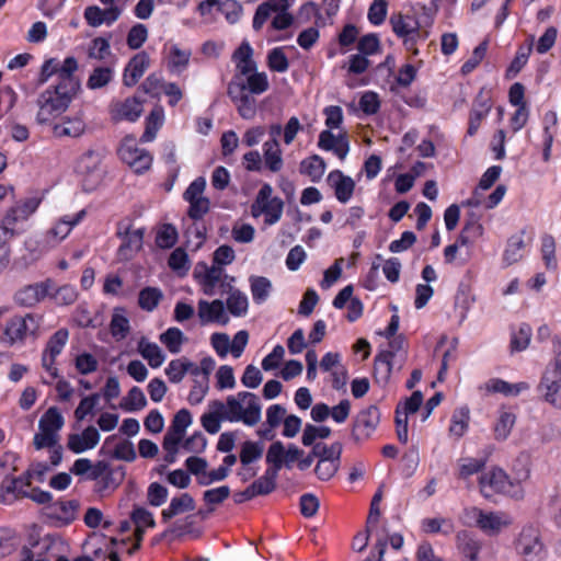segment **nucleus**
<instances>
[{
	"mask_svg": "<svg viewBox=\"0 0 561 561\" xmlns=\"http://www.w3.org/2000/svg\"><path fill=\"white\" fill-rule=\"evenodd\" d=\"M76 94L66 89L61 90L59 85L45 90L36 101L38 106L36 122L42 125L50 123L69 107Z\"/></svg>",
	"mask_w": 561,
	"mask_h": 561,
	"instance_id": "f257e3e1",
	"label": "nucleus"
},
{
	"mask_svg": "<svg viewBox=\"0 0 561 561\" xmlns=\"http://www.w3.org/2000/svg\"><path fill=\"white\" fill-rule=\"evenodd\" d=\"M225 420L230 422L242 421L253 426L261 420V404L257 397L252 392L242 391L237 397L227 398V412Z\"/></svg>",
	"mask_w": 561,
	"mask_h": 561,
	"instance_id": "f03ea898",
	"label": "nucleus"
},
{
	"mask_svg": "<svg viewBox=\"0 0 561 561\" xmlns=\"http://www.w3.org/2000/svg\"><path fill=\"white\" fill-rule=\"evenodd\" d=\"M41 321L42 317L33 313L12 317L5 324L1 340L12 346L23 343L28 336L36 337Z\"/></svg>",
	"mask_w": 561,
	"mask_h": 561,
	"instance_id": "7ed1b4c3",
	"label": "nucleus"
},
{
	"mask_svg": "<svg viewBox=\"0 0 561 561\" xmlns=\"http://www.w3.org/2000/svg\"><path fill=\"white\" fill-rule=\"evenodd\" d=\"M272 186L267 183L263 184L251 206L254 217H259L261 214L265 215L266 225L276 224L280 219L284 208V202L279 197H272Z\"/></svg>",
	"mask_w": 561,
	"mask_h": 561,
	"instance_id": "20e7f679",
	"label": "nucleus"
},
{
	"mask_svg": "<svg viewBox=\"0 0 561 561\" xmlns=\"http://www.w3.org/2000/svg\"><path fill=\"white\" fill-rule=\"evenodd\" d=\"M516 550L529 561H540L545 556V547L539 530L534 526L524 527L516 541Z\"/></svg>",
	"mask_w": 561,
	"mask_h": 561,
	"instance_id": "39448f33",
	"label": "nucleus"
},
{
	"mask_svg": "<svg viewBox=\"0 0 561 561\" xmlns=\"http://www.w3.org/2000/svg\"><path fill=\"white\" fill-rule=\"evenodd\" d=\"M118 154L136 173L147 171L152 162V157L145 149L136 146L133 138L126 137L118 149Z\"/></svg>",
	"mask_w": 561,
	"mask_h": 561,
	"instance_id": "423d86ee",
	"label": "nucleus"
},
{
	"mask_svg": "<svg viewBox=\"0 0 561 561\" xmlns=\"http://www.w3.org/2000/svg\"><path fill=\"white\" fill-rule=\"evenodd\" d=\"M53 287L54 282L50 278L23 286L14 294V302L23 308L35 307L50 294Z\"/></svg>",
	"mask_w": 561,
	"mask_h": 561,
	"instance_id": "0eeeda50",
	"label": "nucleus"
},
{
	"mask_svg": "<svg viewBox=\"0 0 561 561\" xmlns=\"http://www.w3.org/2000/svg\"><path fill=\"white\" fill-rule=\"evenodd\" d=\"M104 158V151L101 149H89L78 160L76 170L84 178H91L92 184H96L102 179L101 164Z\"/></svg>",
	"mask_w": 561,
	"mask_h": 561,
	"instance_id": "6e6552de",
	"label": "nucleus"
},
{
	"mask_svg": "<svg viewBox=\"0 0 561 561\" xmlns=\"http://www.w3.org/2000/svg\"><path fill=\"white\" fill-rule=\"evenodd\" d=\"M227 93L243 119L254 118L256 114V100L253 94L247 92L244 87L239 83H229Z\"/></svg>",
	"mask_w": 561,
	"mask_h": 561,
	"instance_id": "1a4fd4ad",
	"label": "nucleus"
},
{
	"mask_svg": "<svg viewBox=\"0 0 561 561\" xmlns=\"http://www.w3.org/2000/svg\"><path fill=\"white\" fill-rule=\"evenodd\" d=\"M380 421V412L376 405L360 411L353 423V439L363 440L370 437Z\"/></svg>",
	"mask_w": 561,
	"mask_h": 561,
	"instance_id": "9d476101",
	"label": "nucleus"
},
{
	"mask_svg": "<svg viewBox=\"0 0 561 561\" xmlns=\"http://www.w3.org/2000/svg\"><path fill=\"white\" fill-rule=\"evenodd\" d=\"M466 523L474 524L482 531L489 535L497 534L503 523L496 513H484L482 510L471 507L465 511Z\"/></svg>",
	"mask_w": 561,
	"mask_h": 561,
	"instance_id": "9b49d317",
	"label": "nucleus"
},
{
	"mask_svg": "<svg viewBox=\"0 0 561 561\" xmlns=\"http://www.w3.org/2000/svg\"><path fill=\"white\" fill-rule=\"evenodd\" d=\"M508 484L507 474L500 468L483 473L479 479L480 491L485 499L505 492Z\"/></svg>",
	"mask_w": 561,
	"mask_h": 561,
	"instance_id": "f8f14e48",
	"label": "nucleus"
},
{
	"mask_svg": "<svg viewBox=\"0 0 561 561\" xmlns=\"http://www.w3.org/2000/svg\"><path fill=\"white\" fill-rule=\"evenodd\" d=\"M198 318L202 324L217 322L225 325L229 321V318L225 311V304L220 299H215L211 302L199 300Z\"/></svg>",
	"mask_w": 561,
	"mask_h": 561,
	"instance_id": "ddd939ff",
	"label": "nucleus"
},
{
	"mask_svg": "<svg viewBox=\"0 0 561 561\" xmlns=\"http://www.w3.org/2000/svg\"><path fill=\"white\" fill-rule=\"evenodd\" d=\"M99 431L90 425L81 434H70L68 436L67 447L75 454H81L88 449L94 448L100 442Z\"/></svg>",
	"mask_w": 561,
	"mask_h": 561,
	"instance_id": "4468645a",
	"label": "nucleus"
},
{
	"mask_svg": "<svg viewBox=\"0 0 561 561\" xmlns=\"http://www.w3.org/2000/svg\"><path fill=\"white\" fill-rule=\"evenodd\" d=\"M142 101L138 98H127L112 106L111 114L114 121L136 122L142 114Z\"/></svg>",
	"mask_w": 561,
	"mask_h": 561,
	"instance_id": "2eb2a0df",
	"label": "nucleus"
},
{
	"mask_svg": "<svg viewBox=\"0 0 561 561\" xmlns=\"http://www.w3.org/2000/svg\"><path fill=\"white\" fill-rule=\"evenodd\" d=\"M150 65L149 55L146 51L136 54L127 64L123 82L126 87H134L144 76Z\"/></svg>",
	"mask_w": 561,
	"mask_h": 561,
	"instance_id": "dca6fc26",
	"label": "nucleus"
},
{
	"mask_svg": "<svg viewBox=\"0 0 561 561\" xmlns=\"http://www.w3.org/2000/svg\"><path fill=\"white\" fill-rule=\"evenodd\" d=\"M79 506L77 500L55 502L47 506V515L62 525H68L76 519Z\"/></svg>",
	"mask_w": 561,
	"mask_h": 561,
	"instance_id": "f3484780",
	"label": "nucleus"
},
{
	"mask_svg": "<svg viewBox=\"0 0 561 561\" xmlns=\"http://www.w3.org/2000/svg\"><path fill=\"white\" fill-rule=\"evenodd\" d=\"M39 199L36 197H30L20 204L12 207L3 218L0 226H8L13 229V226L20 221L27 219L38 207Z\"/></svg>",
	"mask_w": 561,
	"mask_h": 561,
	"instance_id": "a211bd4d",
	"label": "nucleus"
},
{
	"mask_svg": "<svg viewBox=\"0 0 561 561\" xmlns=\"http://www.w3.org/2000/svg\"><path fill=\"white\" fill-rule=\"evenodd\" d=\"M78 62L75 57H67L61 67H58V84L60 89L77 93L80 89V81L75 76Z\"/></svg>",
	"mask_w": 561,
	"mask_h": 561,
	"instance_id": "6ab92c4d",
	"label": "nucleus"
},
{
	"mask_svg": "<svg viewBox=\"0 0 561 561\" xmlns=\"http://www.w3.org/2000/svg\"><path fill=\"white\" fill-rule=\"evenodd\" d=\"M145 230L142 228L130 230L126 229L124 241L118 249V256L122 260H130L133 255L142 248Z\"/></svg>",
	"mask_w": 561,
	"mask_h": 561,
	"instance_id": "aec40b11",
	"label": "nucleus"
},
{
	"mask_svg": "<svg viewBox=\"0 0 561 561\" xmlns=\"http://www.w3.org/2000/svg\"><path fill=\"white\" fill-rule=\"evenodd\" d=\"M538 390L543 394L546 402L561 410V380L558 377L543 374Z\"/></svg>",
	"mask_w": 561,
	"mask_h": 561,
	"instance_id": "412c9836",
	"label": "nucleus"
},
{
	"mask_svg": "<svg viewBox=\"0 0 561 561\" xmlns=\"http://www.w3.org/2000/svg\"><path fill=\"white\" fill-rule=\"evenodd\" d=\"M85 211L81 210L76 214L73 217L65 216L60 219L55 227L50 228L47 231V241L58 243L64 240L71 231V229L80 222V220L84 217Z\"/></svg>",
	"mask_w": 561,
	"mask_h": 561,
	"instance_id": "4be33fe9",
	"label": "nucleus"
},
{
	"mask_svg": "<svg viewBox=\"0 0 561 561\" xmlns=\"http://www.w3.org/2000/svg\"><path fill=\"white\" fill-rule=\"evenodd\" d=\"M318 146L323 150H332L340 159H344L348 153L346 137H336L329 129L320 133Z\"/></svg>",
	"mask_w": 561,
	"mask_h": 561,
	"instance_id": "5701e85b",
	"label": "nucleus"
},
{
	"mask_svg": "<svg viewBox=\"0 0 561 561\" xmlns=\"http://www.w3.org/2000/svg\"><path fill=\"white\" fill-rule=\"evenodd\" d=\"M289 7L288 0H267L261 3L253 18V28L259 31L267 21L272 13L277 11H286Z\"/></svg>",
	"mask_w": 561,
	"mask_h": 561,
	"instance_id": "b1692460",
	"label": "nucleus"
},
{
	"mask_svg": "<svg viewBox=\"0 0 561 561\" xmlns=\"http://www.w3.org/2000/svg\"><path fill=\"white\" fill-rule=\"evenodd\" d=\"M481 389H484L489 393H502L504 396H517L522 391L529 389L527 382L510 383L500 378H491L488 380Z\"/></svg>",
	"mask_w": 561,
	"mask_h": 561,
	"instance_id": "393cba45",
	"label": "nucleus"
},
{
	"mask_svg": "<svg viewBox=\"0 0 561 561\" xmlns=\"http://www.w3.org/2000/svg\"><path fill=\"white\" fill-rule=\"evenodd\" d=\"M195 508V501L188 493H183L179 497H173L168 508L161 513L163 522H168L174 516L191 512Z\"/></svg>",
	"mask_w": 561,
	"mask_h": 561,
	"instance_id": "a878e982",
	"label": "nucleus"
},
{
	"mask_svg": "<svg viewBox=\"0 0 561 561\" xmlns=\"http://www.w3.org/2000/svg\"><path fill=\"white\" fill-rule=\"evenodd\" d=\"M229 83H239L251 94H262L267 91L270 83L265 72H254L247 77L245 81L240 80L239 76Z\"/></svg>",
	"mask_w": 561,
	"mask_h": 561,
	"instance_id": "bb28decb",
	"label": "nucleus"
},
{
	"mask_svg": "<svg viewBox=\"0 0 561 561\" xmlns=\"http://www.w3.org/2000/svg\"><path fill=\"white\" fill-rule=\"evenodd\" d=\"M21 479H15V477L7 476L1 484H0V503L2 504H12L16 500L23 499L19 493L25 492V490L20 486Z\"/></svg>",
	"mask_w": 561,
	"mask_h": 561,
	"instance_id": "cd10ccee",
	"label": "nucleus"
},
{
	"mask_svg": "<svg viewBox=\"0 0 561 561\" xmlns=\"http://www.w3.org/2000/svg\"><path fill=\"white\" fill-rule=\"evenodd\" d=\"M138 352L145 359L148 360V364L152 368L160 367L165 359V356L159 345L149 342L145 337H141L138 342Z\"/></svg>",
	"mask_w": 561,
	"mask_h": 561,
	"instance_id": "c85d7f7f",
	"label": "nucleus"
},
{
	"mask_svg": "<svg viewBox=\"0 0 561 561\" xmlns=\"http://www.w3.org/2000/svg\"><path fill=\"white\" fill-rule=\"evenodd\" d=\"M558 123V116L554 111H548L542 118L543 126V160L548 161L550 158L551 147Z\"/></svg>",
	"mask_w": 561,
	"mask_h": 561,
	"instance_id": "c756f323",
	"label": "nucleus"
},
{
	"mask_svg": "<svg viewBox=\"0 0 561 561\" xmlns=\"http://www.w3.org/2000/svg\"><path fill=\"white\" fill-rule=\"evenodd\" d=\"M328 183L334 188L336 198L345 203L351 197V178L343 175L339 170L332 171L328 176Z\"/></svg>",
	"mask_w": 561,
	"mask_h": 561,
	"instance_id": "7c9ffc66",
	"label": "nucleus"
},
{
	"mask_svg": "<svg viewBox=\"0 0 561 561\" xmlns=\"http://www.w3.org/2000/svg\"><path fill=\"white\" fill-rule=\"evenodd\" d=\"M192 424V414L187 409L178 411L172 420L171 426L164 436H171L182 442L186 428Z\"/></svg>",
	"mask_w": 561,
	"mask_h": 561,
	"instance_id": "2f4dec72",
	"label": "nucleus"
},
{
	"mask_svg": "<svg viewBox=\"0 0 561 561\" xmlns=\"http://www.w3.org/2000/svg\"><path fill=\"white\" fill-rule=\"evenodd\" d=\"M458 541L463 561H480L481 542L478 539L468 533H462L458 535Z\"/></svg>",
	"mask_w": 561,
	"mask_h": 561,
	"instance_id": "473e14b6",
	"label": "nucleus"
},
{
	"mask_svg": "<svg viewBox=\"0 0 561 561\" xmlns=\"http://www.w3.org/2000/svg\"><path fill=\"white\" fill-rule=\"evenodd\" d=\"M253 301L261 305L267 300L272 290V283L264 276H251L249 278Z\"/></svg>",
	"mask_w": 561,
	"mask_h": 561,
	"instance_id": "72a5a7b5",
	"label": "nucleus"
},
{
	"mask_svg": "<svg viewBox=\"0 0 561 561\" xmlns=\"http://www.w3.org/2000/svg\"><path fill=\"white\" fill-rule=\"evenodd\" d=\"M64 426V417L56 407L49 408L41 417L38 422L39 431H46L54 435H59L58 432Z\"/></svg>",
	"mask_w": 561,
	"mask_h": 561,
	"instance_id": "f704fd0d",
	"label": "nucleus"
},
{
	"mask_svg": "<svg viewBox=\"0 0 561 561\" xmlns=\"http://www.w3.org/2000/svg\"><path fill=\"white\" fill-rule=\"evenodd\" d=\"M84 123L80 118H67L53 128L56 137H79L84 131Z\"/></svg>",
	"mask_w": 561,
	"mask_h": 561,
	"instance_id": "c9c22d12",
	"label": "nucleus"
},
{
	"mask_svg": "<svg viewBox=\"0 0 561 561\" xmlns=\"http://www.w3.org/2000/svg\"><path fill=\"white\" fill-rule=\"evenodd\" d=\"M533 41L534 37L530 38V42L527 45H522L516 51L515 58L512 60L511 65L506 70L507 78L516 77L524 66L527 64L528 58L533 50Z\"/></svg>",
	"mask_w": 561,
	"mask_h": 561,
	"instance_id": "e433bc0d",
	"label": "nucleus"
},
{
	"mask_svg": "<svg viewBox=\"0 0 561 561\" xmlns=\"http://www.w3.org/2000/svg\"><path fill=\"white\" fill-rule=\"evenodd\" d=\"M515 422L516 416L514 413L502 410L493 428L494 438L500 442L505 440L510 436Z\"/></svg>",
	"mask_w": 561,
	"mask_h": 561,
	"instance_id": "4c0bfd02",
	"label": "nucleus"
},
{
	"mask_svg": "<svg viewBox=\"0 0 561 561\" xmlns=\"http://www.w3.org/2000/svg\"><path fill=\"white\" fill-rule=\"evenodd\" d=\"M227 309L233 317H243L248 312L249 300L245 294L239 289L230 291L227 298Z\"/></svg>",
	"mask_w": 561,
	"mask_h": 561,
	"instance_id": "58836bf2",
	"label": "nucleus"
},
{
	"mask_svg": "<svg viewBox=\"0 0 561 561\" xmlns=\"http://www.w3.org/2000/svg\"><path fill=\"white\" fill-rule=\"evenodd\" d=\"M325 163L322 158L314 154L300 163V172L308 175L312 182L319 181L324 174Z\"/></svg>",
	"mask_w": 561,
	"mask_h": 561,
	"instance_id": "ea45409f",
	"label": "nucleus"
},
{
	"mask_svg": "<svg viewBox=\"0 0 561 561\" xmlns=\"http://www.w3.org/2000/svg\"><path fill=\"white\" fill-rule=\"evenodd\" d=\"M163 123V110L161 107L153 108L146 119V129L140 140L142 142L151 141L156 138L159 128Z\"/></svg>",
	"mask_w": 561,
	"mask_h": 561,
	"instance_id": "a19ab883",
	"label": "nucleus"
},
{
	"mask_svg": "<svg viewBox=\"0 0 561 561\" xmlns=\"http://www.w3.org/2000/svg\"><path fill=\"white\" fill-rule=\"evenodd\" d=\"M525 242L522 236H513L508 239L503 254V261L507 264H514L523 257Z\"/></svg>",
	"mask_w": 561,
	"mask_h": 561,
	"instance_id": "79ce46f5",
	"label": "nucleus"
},
{
	"mask_svg": "<svg viewBox=\"0 0 561 561\" xmlns=\"http://www.w3.org/2000/svg\"><path fill=\"white\" fill-rule=\"evenodd\" d=\"M191 55L192 51L190 49H181L178 45H172L170 49L168 68L171 71H183L190 62Z\"/></svg>",
	"mask_w": 561,
	"mask_h": 561,
	"instance_id": "37998d69",
	"label": "nucleus"
},
{
	"mask_svg": "<svg viewBox=\"0 0 561 561\" xmlns=\"http://www.w3.org/2000/svg\"><path fill=\"white\" fill-rule=\"evenodd\" d=\"M147 405V399L139 387H133L123 398L121 408L127 412L139 411Z\"/></svg>",
	"mask_w": 561,
	"mask_h": 561,
	"instance_id": "c03bdc74",
	"label": "nucleus"
},
{
	"mask_svg": "<svg viewBox=\"0 0 561 561\" xmlns=\"http://www.w3.org/2000/svg\"><path fill=\"white\" fill-rule=\"evenodd\" d=\"M278 473L275 470L266 469L264 474L255 480L251 486L255 492V495H267L276 489Z\"/></svg>",
	"mask_w": 561,
	"mask_h": 561,
	"instance_id": "a18cd8bd",
	"label": "nucleus"
},
{
	"mask_svg": "<svg viewBox=\"0 0 561 561\" xmlns=\"http://www.w3.org/2000/svg\"><path fill=\"white\" fill-rule=\"evenodd\" d=\"M68 337V330L59 329L49 337L43 354H47V356L56 358L62 352Z\"/></svg>",
	"mask_w": 561,
	"mask_h": 561,
	"instance_id": "49530a36",
	"label": "nucleus"
},
{
	"mask_svg": "<svg viewBox=\"0 0 561 561\" xmlns=\"http://www.w3.org/2000/svg\"><path fill=\"white\" fill-rule=\"evenodd\" d=\"M390 23L392 25V31L399 37H409L417 34V23L411 19L407 20L402 15L392 16L390 19ZM410 39H412V37L407 38L405 43H408Z\"/></svg>",
	"mask_w": 561,
	"mask_h": 561,
	"instance_id": "de8ad7c7",
	"label": "nucleus"
},
{
	"mask_svg": "<svg viewBox=\"0 0 561 561\" xmlns=\"http://www.w3.org/2000/svg\"><path fill=\"white\" fill-rule=\"evenodd\" d=\"M468 423L469 409L466 407L457 409L451 416V422L449 426L450 434L457 437L463 436V434L468 430Z\"/></svg>",
	"mask_w": 561,
	"mask_h": 561,
	"instance_id": "09e8293b",
	"label": "nucleus"
},
{
	"mask_svg": "<svg viewBox=\"0 0 561 561\" xmlns=\"http://www.w3.org/2000/svg\"><path fill=\"white\" fill-rule=\"evenodd\" d=\"M162 297V291L159 288L146 287L139 293V307L144 310L152 311L159 305Z\"/></svg>",
	"mask_w": 561,
	"mask_h": 561,
	"instance_id": "8fccbe9b",
	"label": "nucleus"
},
{
	"mask_svg": "<svg viewBox=\"0 0 561 561\" xmlns=\"http://www.w3.org/2000/svg\"><path fill=\"white\" fill-rule=\"evenodd\" d=\"M113 78V70L111 67H96L90 75L87 87L91 90H96L105 87Z\"/></svg>",
	"mask_w": 561,
	"mask_h": 561,
	"instance_id": "3c124183",
	"label": "nucleus"
},
{
	"mask_svg": "<svg viewBox=\"0 0 561 561\" xmlns=\"http://www.w3.org/2000/svg\"><path fill=\"white\" fill-rule=\"evenodd\" d=\"M185 337L183 332L178 328H169L160 335V341L167 346L172 354H178L181 351V345Z\"/></svg>",
	"mask_w": 561,
	"mask_h": 561,
	"instance_id": "603ef678",
	"label": "nucleus"
},
{
	"mask_svg": "<svg viewBox=\"0 0 561 561\" xmlns=\"http://www.w3.org/2000/svg\"><path fill=\"white\" fill-rule=\"evenodd\" d=\"M312 455L319 458V461H332L334 462L340 458L342 447L339 443H334L331 446L318 443L312 445Z\"/></svg>",
	"mask_w": 561,
	"mask_h": 561,
	"instance_id": "864d4df0",
	"label": "nucleus"
},
{
	"mask_svg": "<svg viewBox=\"0 0 561 561\" xmlns=\"http://www.w3.org/2000/svg\"><path fill=\"white\" fill-rule=\"evenodd\" d=\"M263 444L247 440L241 446L240 461L243 466H248L251 462L260 459L263 455Z\"/></svg>",
	"mask_w": 561,
	"mask_h": 561,
	"instance_id": "5fc2aeb1",
	"label": "nucleus"
},
{
	"mask_svg": "<svg viewBox=\"0 0 561 561\" xmlns=\"http://www.w3.org/2000/svg\"><path fill=\"white\" fill-rule=\"evenodd\" d=\"M356 49L358 53L364 54L368 57L380 53L381 44L378 35L375 33H369L362 36L357 41Z\"/></svg>",
	"mask_w": 561,
	"mask_h": 561,
	"instance_id": "6e6d98bb",
	"label": "nucleus"
},
{
	"mask_svg": "<svg viewBox=\"0 0 561 561\" xmlns=\"http://www.w3.org/2000/svg\"><path fill=\"white\" fill-rule=\"evenodd\" d=\"M178 241V231L171 224H164L158 230L156 236V243L161 249H170Z\"/></svg>",
	"mask_w": 561,
	"mask_h": 561,
	"instance_id": "4d7b16f0",
	"label": "nucleus"
},
{
	"mask_svg": "<svg viewBox=\"0 0 561 561\" xmlns=\"http://www.w3.org/2000/svg\"><path fill=\"white\" fill-rule=\"evenodd\" d=\"M285 457V447L282 442H274L267 450L266 462L271 465L267 469L275 470L276 473L283 467V459Z\"/></svg>",
	"mask_w": 561,
	"mask_h": 561,
	"instance_id": "13d9d810",
	"label": "nucleus"
},
{
	"mask_svg": "<svg viewBox=\"0 0 561 561\" xmlns=\"http://www.w3.org/2000/svg\"><path fill=\"white\" fill-rule=\"evenodd\" d=\"M422 528L427 534L449 535L453 533V524L446 518H425L422 522Z\"/></svg>",
	"mask_w": 561,
	"mask_h": 561,
	"instance_id": "bf43d9fd",
	"label": "nucleus"
},
{
	"mask_svg": "<svg viewBox=\"0 0 561 561\" xmlns=\"http://www.w3.org/2000/svg\"><path fill=\"white\" fill-rule=\"evenodd\" d=\"M556 242L554 238L550 234H545L541 239V253L542 259L545 261L546 267L548 270L557 268V260H556Z\"/></svg>",
	"mask_w": 561,
	"mask_h": 561,
	"instance_id": "052dcab7",
	"label": "nucleus"
},
{
	"mask_svg": "<svg viewBox=\"0 0 561 561\" xmlns=\"http://www.w3.org/2000/svg\"><path fill=\"white\" fill-rule=\"evenodd\" d=\"M51 299L58 306L72 305L78 298L77 289L71 285H62L55 290L54 294H49Z\"/></svg>",
	"mask_w": 561,
	"mask_h": 561,
	"instance_id": "680f3d73",
	"label": "nucleus"
},
{
	"mask_svg": "<svg viewBox=\"0 0 561 561\" xmlns=\"http://www.w3.org/2000/svg\"><path fill=\"white\" fill-rule=\"evenodd\" d=\"M111 333L116 340H123L129 333V320L121 312H115L110 324Z\"/></svg>",
	"mask_w": 561,
	"mask_h": 561,
	"instance_id": "e2e57ef3",
	"label": "nucleus"
},
{
	"mask_svg": "<svg viewBox=\"0 0 561 561\" xmlns=\"http://www.w3.org/2000/svg\"><path fill=\"white\" fill-rule=\"evenodd\" d=\"M393 374L392 369L389 366L388 359L383 357L380 353H378L375 357V379L379 385L386 386L391 375Z\"/></svg>",
	"mask_w": 561,
	"mask_h": 561,
	"instance_id": "0e129e2a",
	"label": "nucleus"
},
{
	"mask_svg": "<svg viewBox=\"0 0 561 561\" xmlns=\"http://www.w3.org/2000/svg\"><path fill=\"white\" fill-rule=\"evenodd\" d=\"M531 337V328L523 323L517 332H514L511 340V347L513 351H524L527 348Z\"/></svg>",
	"mask_w": 561,
	"mask_h": 561,
	"instance_id": "69168bd1",
	"label": "nucleus"
},
{
	"mask_svg": "<svg viewBox=\"0 0 561 561\" xmlns=\"http://www.w3.org/2000/svg\"><path fill=\"white\" fill-rule=\"evenodd\" d=\"M267 65L273 71L285 72L288 70L289 61L283 49L276 47L268 53Z\"/></svg>",
	"mask_w": 561,
	"mask_h": 561,
	"instance_id": "338daca9",
	"label": "nucleus"
},
{
	"mask_svg": "<svg viewBox=\"0 0 561 561\" xmlns=\"http://www.w3.org/2000/svg\"><path fill=\"white\" fill-rule=\"evenodd\" d=\"M552 348L554 354L553 362L546 368L545 373L551 377H558L561 380V339L553 336Z\"/></svg>",
	"mask_w": 561,
	"mask_h": 561,
	"instance_id": "774afa93",
	"label": "nucleus"
}]
</instances>
